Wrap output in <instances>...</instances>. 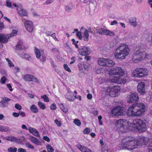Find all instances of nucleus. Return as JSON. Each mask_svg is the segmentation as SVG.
<instances>
[{
  "label": "nucleus",
  "mask_w": 152,
  "mask_h": 152,
  "mask_svg": "<svg viewBox=\"0 0 152 152\" xmlns=\"http://www.w3.org/2000/svg\"><path fill=\"white\" fill-rule=\"evenodd\" d=\"M7 87L9 88V90L10 91H12V87L11 86V85L10 84H7Z\"/></svg>",
  "instance_id": "0e129e2a"
},
{
  "label": "nucleus",
  "mask_w": 152,
  "mask_h": 152,
  "mask_svg": "<svg viewBox=\"0 0 152 152\" xmlns=\"http://www.w3.org/2000/svg\"><path fill=\"white\" fill-rule=\"evenodd\" d=\"M77 147L82 152H84L86 148V147L82 146L80 145H77Z\"/></svg>",
  "instance_id": "2f4dec72"
},
{
  "label": "nucleus",
  "mask_w": 152,
  "mask_h": 152,
  "mask_svg": "<svg viewBox=\"0 0 152 152\" xmlns=\"http://www.w3.org/2000/svg\"><path fill=\"white\" fill-rule=\"evenodd\" d=\"M18 152H27L25 149L20 148L18 149Z\"/></svg>",
  "instance_id": "13d9d810"
},
{
  "label": "nucleus",
  "mask_w": 152,
  "mask_h": 152,
  "mask_svg": "<svg viewBox=\"0 0 152 152\" xmlns=\"http://www.w3.org/2000/svg\"><path fill=\"white\" fill-rule=\"evenodd\" d=\"M107 30L104 28H102L99 29L98 31L99 34H100L102 35H105L106 32Z\"/></svg>",
  "instance_id": "c756f323"
},
{
  "label": "nucleus",
  "mask_w": 152,
  "mask_h": 152,
  "mask_svg": "<svg viewBox=\"0 0 152 152\" xmlns=\"http://www.w3.org/2000/svg\"><path fill=\"white\" fill-rule=\"evenodd\" d=\"M106 59V66L108 67H111L113 66L115 64V62L107 58Z\"/></svg>",
  "instance_id": "393cba45"
},
{
  "label": "nucleus",
  "mask_w": 152,
  "mask_h": 152,
  "mask_svg": "<svg viewBox=\"0 0 152 152\" xmlns=\"http://www.w3.org/2000/svg\"><path fill=\"white\" fill-rule=\"evenodd\" d=\"M71 41L72 42V44L75 45V48H78V46L76 43L75 39H72Z\"/></svg>",
  "instance_id": "37998d69"
},
{
  "label": "nucleus",
  "mask_w": 152,
  "mask_h": 152,
  "mask_svg": "<svg viewBox=\"0 0 152 152\" xmlns=\"http://www.w3.org/2000/svg\"><path fill=\"white\" fill-rule=\"evenodd\" d=\"M8 140L12 142H14L17 143L20 142V139L14 137H11L8 138Z\"/></svg>",
  "instance_id": "bb28decb"
},
{
  "label": "nucleus",
  "mask_w": 152,
  "mask_h": 152,
  "mask_svg": "<svg viewBox=\"0 0 152 152\" xmlns=\"http://www.w3.org/2000/svg\"><path fill=\"white\" fill-rule=\"evenodd\" d=\"M0 131L2 132L7 131H8V129L5 128L4 127L0 125Z\"/></svg>",
  "instance_id": "8fccbe9b"
},
{
  "label": "nucleus",
  "mask_w": 152,
  "mask_h": 152,
  "mask_svg": "<svg viewBox=\"0 0 152 152\" xmlns=\"http://www.w3.org/2000/svg\"><path fill=\"white\" fill-rule=\"evenodd\" d=\"M67 92L65 95V98L69 101H73L75 99L74 96L71 90L68 88L67 89Z\"/></svg>",
  "instance_id": "f3484780"
},
{
  "label": "nucleus",
  "mask_w": 152,
  "mask_h": 152,
  "mask_svg": "<svg viewBox=\"0 0 152 152\" xmlns=\"http://www.w3.org/2000/svg\"><path fill=\"white\" fill-rule=\"evenodd\" d=\"M4 28V25L3 22H0V30H2Z\"/></svg>",
  "instance_id": "e2e57ef3"
},
{
  "label": "nucleus",
  "mask_w": 152,
  "mask_h": 152,
  "mask_svg": "<svg viewBox=\"0 0 152 152\" xmlns=\"http://www.w3.org/2000/svg\"><path fill=\"white\" fill-rule=\"evenodd\" d=\"M15 107L19 110H20L22 109L21 105L18 103H16L15 104Z\"/></svg>",
  "instance_id": "79ce46f5"
},
{
  "label": "nucleus",
  "mask_w": 152,
  "mask_h": 152,
  "mask_svg": "<svg viewBox=\"0 0 152 152\" xmlns=\"http://www.w3.org/2000/svg\"><path fill=\"white\" fill-rule=\"evenodd\" d=\"M51 51L54 53H56L59 52L58 49L56 48H53L51 49Z\"/></svg>",
  "instance_id": "09e8293b"
},
{
  "label": "nucleus",
  "mask_w": 152,
  "mask_h": 152,
  "mask_svg": "<svg viewBox=\"0 0 152 152\" xmlns=\"http://www.w3.org/2000/svg\"><path fill=\"white\" fill-rule=\"evenodd\" d=\"M83 35L84 40L85 41H88L89 40V34L86 29H85L84 32L83 34Z\"/></svg>",
  "instance_id": "4be33fe9"
},
{
  "label": "nucleus",
  "mask_w": 152,
  "mask_h": 152,
  "mask_svg": "<svg viewBox=\"0 0 152 152\" xmlns=\"http://www.w3.org/2000/svg\"><path fill=\"white\" fill-rule=\"evenodd\" d=\"M135 121L136 124H144L143 121L140 119H136Z\"/></svg>",
  "instance_id": "6e6d98bb"
},
{
  "label": "nucleus",
  "mask_w": 152,
  "mask_h": 152,
  "mask_svg": "<svg viewBox=\"0 0 152 152\" xmlns=\"http://www.w3.org/2000/svg\"><path fill=\"white\" fill-rule=\"evenodd\" d=\"M76 35L77 37L80 40H81L82 39L83 37L82 35V34L81 32L79 31L78 32H77L76 33Z\"/></svg>",
  "instance_id": "4c0bfd02"
},
{
  "label": "nucleus",
  "mask_w": 152,
  "mask_h": 152,
  "mask_svg": "<svg viewBox=\"0 0 152 152\" xmlns=\"http://www.w3.org/2000/svg\"><path fill=\"white\" fill-rule=\"evenodd\" d=\"M106 59L104 58H100L98 60V63L99 64L102 66H106Z\"/></svg>",
  "instance_id": "412c9836"
},
{
  "label": "nucleus",
  "mask_w": 152,
  "mask_h": 152,
  "mask_svg": "<svg viewBox=\"0 0 152 152\" xmlns=\"http://www.w3.org/2000/svg\"><path fill=\"white\" fill-rule=\"evenodd\" d=\"M146 46L142 44L136 46L134 49L133 54L135 56H137L136 58L134 56L132 58L133 61L137 62L140 61L145 59L147 58L148 55L145 53Z\"/></svg>",
  "instance_id": "20e7f679"
},
{
  "label": "nucleus",
  "mask_w": 152,
  "mask_h": 152,
  "mask_svg": "<svg viewBox=\"0 0 152 152\" xmlns=\"http://www.w3.org/2000/svg\"><path fill=\"white\" fill-rule=\"evenodd\" d=\"M40 60L42 63H44L46 60V57L45 56H42L41 58L40 59Z\"/></svg>",
  "instance_id": "864d4df0"
},
{
  "label": "nucleus",
  "mask_w": 152,
  "mask_h": 152,
  "mask_svg": "<svg viewBox=\"0 0 152 152\" xmlns=\"http://www.w3.org/2000/svg\"><path fill=\"white\" fill-rule=\"evenodd\" d=\"M19 139H20V142H26L27 141V139L23 136L21 137Z\"/></svg>",
  "instance_id": "49530a36"
},
{
  "label": "nucleus",
  "mask_w": 152,
  "mask_h": 152,
  "mask_svg": "<svg viewBox=\"0 0 152 152\" xmlns=\"http://www.w3.org/2000/svg\"><path fill=\"white\" fill-rule=\"evenodd\" d=\"M148 74L147 69L145 68H138L133 72L132 75L135 77L141 78L147 75Z\"/></svg>",
  "instance_id": "0eeeda50"
},
{
  "label": "nucleus",
  "mask_w": 152,
  "mask_h": 152,
  "mask_svg": "<svg viewBox=\"0 0 152 152\" xmlns=\"http://www.w3.org/2000/svg\"><path fill=\"white\" fill-rule=\"evenodd\" d=\"M18 31L16 30H13L9 34H0V41L3 43H6L10 37H12L16 35Z\"/></svg>",
  "instance_id": "6e6552de"
},
{
  "label": "nucleus",
  "mask_w": 152,
  "mask_h": 152,
  "mask_svg": "<svg viewBox=\"0 0 152 152\" xmlns=\"http://www.w3.org/2000/svg\"><path fill=\"white\" fill-rule=\"evenodd\" d=\"M127 101L129 103H133L137 102L139 97L137 94L135 92L130 93L127 96Z\"/></svg>",
  "instance_id": "9d476101"
},
{
  "label": "nucleus",
  "mask_w": 152,
  "mask_h": 152,
  "mask_svg": "<svg viewBox=\"0 0 152 152\" xmlns=\"http://www.w3.org/2000/svg\"><path fill=\"white\" fill-rule=\"evenodd\" d=\"M116 126L118 131L122 132L128 131L143 132L146 129V124H117Z\"/></svg>",
  "instance_id": "f03ea898"
},
{
  "label": "nucleus",
  "mask_w": 152,
  "mask_h": 152,
  "mask_svg": "<svg viewBox=\"0 0 152 152\" xmlns=\"http://www.w3.org/2000/svg\"><path fill=\"white\" fill-rule=\"evenodd\" d=\"M17 150V148L14 146L9 148L8 149V151L9 152H16Z\"/></svg>",
  "instance_id": "473e14b6"
},
{
  "label": "nucleus",
  "mask_w": 152,
  "mask_h": 152,
  "mask_svg": "<svg viewBox=\"0 0 152 152\" xmlns=\"http://www.w3.org/2000/svg\"><path fill=\"white\" fill-rule=\"evenodd\" d=\"M26 145L27 147L31 149H33L34 148V146L29 143H26Z\"/></svg>",
  "instance_id": "3c124183"
},
{
  "label": "nucleus",
  "mask_w": 152,
  "mask_h": 152,
  "mask_svg": "<svg viewBox=\"0 0 152 152\" xmlns=\"http://www.w3.org/2000/svg\"><path fill=\"white\" fill-rule=\"evenodd\" d=\"M129 21L130 23L134 26L137 25V23L136 21V18L134 17L131 18L129 19Z\"/></svg>",
  "instance_id": "b1692460"
},
{
  "label": "nucleus",
  "mask_w": 152,
  "mask_h": 152,
  "mask_svg": "<svg viewBox=\"0 0 152 152\" xmlns=\"http://www.w3.org/2000/svg\"><path fill=\"white\" fill-rule=\"evenodd\" d=\"M56 108V105L55 104H53L50 106V108L52 110H55Z\"/></svg>",
  "instance_id": "603ef678"
},
{
  "label": "nucleus",
  "mask_w": 152,
  "mask_h": 152,
  "mask_svg": "<svg viewBox=\"0 0 152 152\" xmlns=\"http://www.w3.org/2000/svg\"><path fill=\"white\" fill-rule=\"evenodd\" d=\"M90 132V129L88 128H86L84 129L83 132L84 134H88Z\"/></svg>",
  "instance_id": "c03bdc74"
},
{
  "label": "nucleus",
  "mask_w": 152,
  "mask_h": 152,
  "mask_svg": "<svg viewBox=\"0 0 152 152\" xmlns=\"http://www.w3.org/2000/svg\"><path fill=\"white\" fill-rule=\"evenodd\" d=\"M8 64L9 66L10 67H13L14 66V65L13 64L11 60L8 62Z\"/></svg>",
  "instance_id": "052dcab7"
},
{
  "label": "nucleus",
  "mask_w": 152,
  "mask_h": 152,
  "mask_svg": "<svg viewBox=\"0 0 152 152\" xmlns=\"http://www.w3.org/2000/svg\"><path fill=\"white\" fill-rule=\"evenodd\" d=\"M65 9L66 11L67 12H69L71 11L72 9L71 7L66 6H65Z\"/></svg>",
  "instance_id": "a18cd8bd"
},
{
  "label": "nucleus",
  "mask_w": 152,
  "mask_h": 152,
  "mask_svg": "<svg viewBox=\"0 0 152 152\" xmlns=\"http://www.w3.org/2000/svg\"><path fill=\"white\" fill-rule=\"evenodd\" d=\"M29 140L33 143L37 145H41V142L37 138L33 137H29Z\"/></svg>",
  "instance_id": "aec40b11"
},
{
  "label": "nucleus",
  "mask_w": 152,
  "mask_h": 152,
  "mask_svg": "<svg viewBox=\"0 0 152 152\" xmlns=\"http://www.w3.org/2000/svg\"><path fill=\"white\" fill-rule=\"evenodd\" d=\"M25 27L27 31L31 33L33 31L34 28L33 23L30 20H26L24 23Z\"/></svg>",
  "instance_id": "ddd939ff"
},
{
  "label": "nucleus",
  "mask_w": 152,
  "mask_h": 152,
  "mask_svg": "<svg viewBox=\"0 0 152 152\" xmlns=\"http://www.w3.org/2000/svg\"><path fill=\"white\" fill-rule=\"evenodd\" d=\"M146 40L148 42H150L151 44L152 42V34L151 35H149L146 38Z\"/></svg>",
  "instance_id": "a19ab883"
},
{
  "label": "nucleus",
  "mask_w": 152,
  "mask_h": 152,
  "mask_svg": "<svg viewBox=\"0 0 152 152\" xmlns=\"http://www.w3.org/2000/svg\"><path fill=\"white\" fill-rule=\"evenodd\" d=\"M43 139L49 142L50 140V139L47 136H44L43 137Z\"/></svg>",
  "instance_id": "338daca9"
},
{
  "label": "nucleus",
  "mask_w": 152,
  "mask_h": 152,
  "mask_svg": "<svg viewBox=\"0 0 152 152\" xmlns=\"http://www.w3.org/2000/svg\"><path fill=\"white\" fill-rule=\"evenodd\" d=\"M74 97L75 98V99L76 98L77 99H78L79 101L81 100V96L80 95L77 96L76 95H75L74 96Z\"/></svg>",
  "instance_id": "bf43d9fd"
},
{
  "label": "nucleus",
  "mask_w": 152,
  "mask_h": 152,
  "mask_svg": "<svg viewBox=\"0 0 152 152\" xmlns=\"http://www.w3.org/2000/svg\"><path fill=\"white\" fill-rule=\"evenodd\" d=\"M142 137V136L140 137L138 140L131 137L124 138L122 140L118 145L119 147L127 150H132L137 148L140 145L144 144V141L141 139Z\"/></svg>",
  "instance_id": "f257e3e1"
},
{
  "label": "nucleus",
  "mask_w": 152,
  "mask_h": 152,
  "mask_svg": "<svg viewBox=\"0 0 152 152\" xmlns=\"http://www.w3.org/2000/svg\"><path fill=\"white\" fill-rule=\"evenodd\" d=\"M17 10L18 13L20 16H28V13L27 11L23 8L21 4H18L17 8Z\"/></svg>",
  "instance_id": "4468645a"
},
{
  "label": "nucleus",
  "mask_w": 152,
  "mask_h": 152,
  "mask_svg": "<svg viewBox=\"0 0 152 152\" xmlns=\"http://www.w3.org/2000/svg\"><path fill=\"white\" fill-rule=\"evenodd\" d=\"M23 44V42L21 41H19L17 43L16 46V48L17 50H20Z\"/></svg>",
  "instance_id": "c85d7f7f"
},
{
  "label": "nucleus",
  "mask_w": 152,
  "mask_h": 152,
  "mask_svg": "<svg viewBox=\"0 0 152 152\" xmlns=\"http://www.w3.org/2000/svg\"><path fill=\"white\" fill-rule=\"evenodd\" d=\"M38 105L40 109H41L44 110L46 108V106L45 104L40 101H39L38 102Z\"/></svg>",
  "instance_id": "7c9ffc66"
},
{
  "label": "nucleus",
  "mask_w": 152,
  "mask_h": 152,
  "mask_svg": "<svg viewBox=\"0 0 152 152\" xmlns=\"http://www.w3.org/2000/svg\"><path fill=\"white\" fill-rule=\"evenodd\" d=\"M41 98L44 99V101L45 102H48L49 101L48 98L47 96L46 95H44L43 96H41Z\"/></svg>",
  "instance_id": "c9c22d12"
},
{
  "label": "nucleus",
  "mask_w": 152,
  "mask_h": 152,
  "mask_svg": "<svg viewBox=\"0 0 152 152\" xmlns=\"http://www.w3.org/2000/svg\"><path fill=\"white\" fill-rule=\"evenodd\" d=\"M28 128V130L30 133H32L36 137H40L39 132L36 129L32 127H29Z\"/></svg>",
  "instance_id": "6ab92c4d"
},
{
  "label": "nucleus",
  "mask_w": 152,
  "mask_h": 152,
  "mask_svg": "<svg viewBox=\"0 0 152 152\" xmlns=\"http://www.w3.org/2000/svg\"><path fill=\"white\" fill-rule=\"evenodd\" d=\"M79 52L81 55L84 56L90 53L89 49L85 46H81L80 48H79Z\"/></svg>",
  "instance_id": "dca6fc26"
},
{
  "label": "nucleus",
  "mask_w": 152,
  "mask_h": 152,
  "mask_svg": "<svg viewBox=\"0 0 152 152\" xmlns=\"http://www.w3.org/2000/svg\"><path fill=\"white\" fill-rule=\"evenodd\" d=\"M124 73V71L119 67H115L112 68L110 71V75L115 78L114 81L112 80L113 82L116 83L120 82V83L125 84L126 81V79L125 78H121L120 77L122 76Z\"/></svg>",
  "instance_id": "39448f33"
},
{
  "label": "nucleus",
  "mask_w": 152,
  "mask_h": 152,
  "mask_svg": "<svg viewBox=\"0 0 152 152\" xmlns=\"http://www.w3.org/2000/svg\"><path fill=\"white\" fill-rule=\"evenodd\" d=\"M124 120L123 119H119L117 121L115 124H123L124 123Z\"/></svg>",
  "instance_id": "680f3d73"
},
{
  "label": "nucleus",
  "mask_w": 152,
  "mask_h": 152,
  "mask_svg": "<svg viewBox=\"0 0 152 152\" xmlns=\"http://www.w3.org/2000/svg\"><path fill=\"white\" fill-rule=\"evenodd\" d=\"M2 100L0 102L1 104L0 105L1 107H7L8 104V102L10 101L11 99L7 97H3Z\"/></svg>",
  "instance_id": "a211bd4d"
},
{
  "label": "nucleus",
  "mask_w": 152,
  "mask_h": 152,
  "mask_svg": "<svg viewBox=\"0 0 152 152\" xmlns=\"http://www.w3.org/2000/svg\"><path fill=\"white\" fill-rule=\"evenodd\" d=\"M63 66L64 68L68 72H71V69L69 68L68 66L66 64H65Z\"/></svg>",
  "instance_id": "58836bf2"
},
{
  "label": "nucleus",
  "mask_w": 152,
  "mask_h": 152,
  "mask_svg": "<svg viewBox=\"0 0 152 152\" xmlns=\"http://www.w3.org/2000/svg\"><path fill=\"white\" fill-rule=\"evenodd\" d=\"M30 109L31 111L34 113H37L39 111L38 109L34 104H32L31 105Z\"/></svg>",
  "instance_id": "a878e982"
},
{
  "label": "nucleus",
  "mask_w": 152,
  "mask_h": 152,
  "mask_svg": "<svg viewBox=\"0 0 152 152\" xmlns=\"http://www.w3.org/2000/svg\"><path fill=\"white\" fill-rule=\"evenodd\" d=\"M54 0H47L45 2L44 4L45 5L50 4L52 3Z\"/></svg>",
  "instance_id": "de8ad7c7"
},
{
  "label": "nucleus",
  "mask_w": 152,
  "mask_h": 152,
  "mask_svg": "<svg viewBox=\"0 0 152 152\" xmlns=\"http://www.w3.org/2000/svg\"><path fill=\"white\" fill-rule=\"evenodd\" d=\"M46 34L47 36H50L53 37V39L56 41H58V39L56 38L55 33H54L53 34H48V33H46Z\"/></svg>",
  "instance_id": "e433bc0d"
},
{
  "label": "nucleus",
  "mask_w": 152,
  "mask_h": 152,
  "mask_svg": "<svg viewBox=\"0 0 152 152\" xmlns=\"http://www.w3.org/2000/svg\"><path fill=\"white\" fill-rule=\"evenodd\" d=\"M6 78L5 76L2 77L0 80V82L1 84H4L5 83Z\"/></svg>",
  "instance_id": "ea45409f"
},
{
  "label": "nucleus",
  "mask_w": 152,
  "mask_h": 152,
  "mask_svg": "<svg viewBox=\"0 0 152 152\" xmlns=\"http://www.w3.org/2000/svg\"><path fill=\"white\" fill-rule=\"evenodd\" d=\"M7 6L11 8L12 7V4L9 1H6Z\"/></svg>",
  "instance_id": "5fc2aeb1"
},
{
  "label": "nucleus",
  "mask_w": 152,
  "mask_h": 152,
  "mask_svg": "<svg viewBox=\"0 0 152 152\" xmlns=\"http://www.w3.org/2000/svg\"><path fill=\"white\" fill-rule=\"evenodd\" d=\"M47 149L48 152H53L54 149L52 146L51 145H48L47 147Z\"/></svg>",
  "instance_id": "72a5a7b5"
},
{
  "label": "nucleus",
  "mask_w": 152,
  "mask_h": 152,
  "mask_svg": "<svg viewBox=\"0 0 152 152\" xmlns=\"http://www.w3.org/2000/svg\"><path fill=\"white\" fill-rule=\"evenodd\" d=\"M106 34V35H109L110 36H113L115 35V33L114 32L112 31H111L109 30H107Z\"/></svg>",
  "instance_id": "f704fd0d"
},
{
  "label": "nucleus",
  "mask_w": 152,
  "mask_h": 152,
  "mask_svg": "<svg viewBox=\"0 0 152 152\" xmlns=\"http://www.w3.org/2000/svg\"><path fill=\"white\" fill-rule=\"evenodd\" d=\"M19 115H20L22 117H24L25 115V113L24 112H23L22 111H20L19 113Z\"/></svg>",
  "instance_id": "774afa93"
},
{
  "label": "nucleus",
  "mask_w": 152,
  "mask_h": 152,
  "mask_svg": "<svg viewBox=\"0 0 152 152\" xmlns=\"http://www.w3.org/2000/svg\"><path fill=\"white\" fill-rule=\"evenodd\" d=\"M23 79L25 81H32L36 83L39 82L38 79L36 77L30 74H27L25 75L24 76Z\"/></svg>",
  "instance_id": "f8f14e48"
},
{
  "label": "nucleus",
  "mask_w": 152,
  "mask_h": 152,
  "mask_svg": "<svg viewBox=\"0 0 152 152\" xmlns=\"http://www.w3.org/2000/svg\"><path fill=\"white\" fill-rule=\"evenodd\" d=\"M123 109L120 107H118L112 109L111 111V114L114 116H117L123 115Z\"/></svg>",
  "instance_id": "9b49d317"
},
{
  "label": "nucleus",
  "mask_w": 152,
  "mask_h": 152,
  "mask_svg": "<svg viewBox=\"0 0 152 152\" xmlns=\"http://www.w3.org/2000/svg\"><path fill=\"white\" fill-rule=\"evenodd\" d=\"M74 124H81L80 121L78 119H75L74 120Z\"/></svg>",
  "instance_id": "4d7b16f0"
},
{
  "label": "nucleus",
  "mask_w": 152,
  "mask_h": 152,
  "mask_svg": "<svg viewBox=\"0 0 152 152\" xmlns=\"http://www.w3.org/2000/svg\"><path fill=\"white\" fill-rule=\"evenodd\" d=\"M145 85L144 82H141L139 83L137 86V91L142 95H144L145 93Z\"/></svg>",
  "instance_id": "2eb2a0df"
},
{
  "label": "nucleus",
  "mask_w": 152,
  "mask_h": 152,
  "mask_svg": "<svg viewBox=\"0 0 152 152\" xmlns=\"http://www.w3.org/2000/svg\"><path fill=\"white\" fill-rule=\"evenodd\" d=\"M145 107L144 104L141 102L133 104L128 108L127 115L129 116H140L145 112Z\"/></svg>",
  "instance_id": "7ed1b4c3"
},
{
  "label": "nucleus",
  "mask_w": 152,
  "mask_h": 152,
  "mask_svg": "<svg viewBox=\"0 0 152 152\" xmlns=\"http://www.w3.org/2000/svg\"><path fill=\"white\" fill-rule=\"evenodd\" d=\"M61 109L65 113H66L68 111V108L66 106L64 105L63 104L60 106Z\"/></svg>",
  "instance_id": "cd10ccee"
},
{
  "label": "nucleus",
  "mask_w": 152,
  "mask_h": 152,
  "mask_svg": "<svg viewBox=\"0 0 152 152\" xmlns=\"http://www.w3.org/2000/svg\"><path fill=\"white\" fill-rule=\"evenodd\" d=\"M130 49L125 44H122L116 49L114 53L115 58L119 60L125 59L129 54Z\"/></svg>",
  "instance_id": "423d86ee"
},
{
  "label": "nucleus",
  "mask_w": 152,
  "mask_h": 152,
  "mask_svg": "<svg viewBox=\"0 0 152 152\" xmlns=\"http://www.w3.org/2000/svg\"><path fill=\"white\" fill-rule=\"evenodd\" d=\"M120 91L119 87L117 86L113 87H109L106 90L107 94H108L111 97H115L118 96V92Z\"/></svg>",
  "instance_id": "1a4fd4ad"
},
{
  "label": "nucleus",
  "mask_w": 152,
  "mask_h": 152,
  "mask_svg": "<svg viewBox=\"0 0 152 152\" xmlns=\"http://www.w3.org/2000/svg\"><path fill=\"white\" fill-rule=\"evenodd\" d=\"M34 51L37 58H40L42 56L40 50L37 47H35Z\"/></svg>",
  "instance_id": "5701e85b"
},
{
  "label": "nucleus",
  "mask_w": 152,
  "mask_h": 152,
  "mask_svg": "<svg viewBox=\"0 0 152 152\" xmlns=\"http://www.w3.org/2000/svg\"><path fill=\"white\" fill-rule=\"evenodd\" d=\"M13 115L16 117H18L19 115V113H16L15 112H14L12 113Z\"/></svg>",
  "instance_id": "69168bd1"
}]
</instances>
